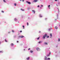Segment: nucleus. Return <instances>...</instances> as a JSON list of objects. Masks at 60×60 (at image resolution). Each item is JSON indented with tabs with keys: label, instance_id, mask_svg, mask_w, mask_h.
<instances>
[{
	"label": "nucleus",
	"instance_id": "nucleus-1",
	"mask_svg": "<svg viewBox=\"0 0 60 60\" xmlns=\"http://www.w3.org/2000/svg\"><path fill=\"white\" fill-rule=\"evenodd\" d=\"M26 2L27 3H28V4H31V3L30 2H28V1H26Z\"/></svg>",
	"mask_w": 60,
	"mask_h": 60
},
{
	"label": "nucleus",
	"instance_id": "nucleus-2",
	"mask_svg": "<svg viewBox=\"0 0 60 60\" xmlns=\"http://www.w3.org/2000/svg\"><path fill=\"white\" fill-rule=\"evenodd\" d=\"M40 49V48H37L36 49L38 51V50H39V49Z\"/></svg>",
	"mask_w": 60,
	"mask_h": 60
},
{
	"label": "nucleus",
	"instance_id": "nucleus-3",
	"mask_svg": "<svg viewBox=\"0 0 60 60\" xmlns=\"http://www.w3.org/2000/svg\"><path fill=\"white\" fill-rule=\"evenodd\" d=\"M47 60V57L46 56H45V60Z\"/></svg>",
	"mask_w": 60,
	"mask_h": 60
},
{
	"label": "nucleus",
	"instance_id": "nucleus-4",
	"mask_svg": "<svg viewBox=\"0 0 60 60\" xmlns=\"http://www.w3.org/2000/svg\"><path fill=\"white\" fill-rule=\"evenodd\" d=\"M32 11H33V12H34V13H35V11L34 10H32Z\"/></svg>",
	"mask_w": 60,
	"mask_h": 60
},
{
	"label": "nucleus",
	"instance_id": "nucleus-5",
	"mask_svg": "<svg viewBox=\"0 0 60 60\" xmlns=\"http://www.w3.org/2000/svg\"><path fill=\"white\" fill-rule=\"evenodd\" d=\"M11 46H13L14 45V44H13V43H12L11 44Z\"/></svg>",
	"mask_w": 60,
	"mask_h": 60
},
{
	"label": "nucleus",
	"instance_id": "nucleus-6",
	"mask_svg": "<svg viewBox=\"0 0 60 60\" xmlns=\"http://www.w3.org/2000/svg\"><path fill=\"white\" fill-rule=\"evenodd\" d=\"M37 1V0H34V2H36Z\"/></svg>",
	"mask_w": 60,
	"mask_h": 60
},
{
	"label": "nucleus",
	"instance_id": "nucleus-7",
	"mask_svg": "<svg viewBox=\"0 0 60 60\" xmlns=\"http://www.w3.org/2000/svg\"><path fill=\"white\" fill-rule=\"evenodd\" d=\"M46 45H47L48 44V43L46 42L44 43Z\"/></svg>",
	"mask_w": 60,
	"mask_h": 60
},
{
	"label": "nucleus",
	"instance_id": "nucleus-8",
	"mask_svg": "<svg viewBox=\"0 0 60 60\" xmlns=\"http://www.w3.org/2000/svg\"><path fill=\"white\" fill-rule=\"evenodd\" d=\"M55 28H56V29H57V26H56L55 27Z\"/></svg>",
	"mask_w": 60,
	"mask_h": 60
},
{
	"label": "nucleus",
	"instance_id": "nucleus-9",
	"mask_svg": "<svg viewBox=\"0 0 60 60\" xmlns=\"http://www.w3.org/2000/svg\"><path fill=\"white\" fill-rule=\"evenodd\" d=\"M45 37H46L47 36V34H45V36H44Z\"/></svg>",
	"mask_w": 60,
	"mask_h": 60
},
{
	"label": "nucleus",
	"instance_id": "nucleus-10",
	"mask_svg": "<svg viewBox=\"0 0 60 60\" xmlns=\"http://www.w3.org/2000/svg\"><path fill=\"white\" fill-rule=\"evenodd\" d=\"M43 39H45V37L44 36H43Z\"/></svg>",
	"mask_w": 60,
	"mask_h": 60
},
{
	"label": "nucleus",
	"instance_id": "nucleus-11",
	"mask_svg": "<svg viewBox=\"0 0 60 60\" xmlns=\"http://www.w3.org/2000/svg\"><path fill=\"white\" fill-rule=\"evenodd\" d=\"M30 52L31 53H33V51L32 50H31V51H30Z\"/></svg>",
	"mask_w": 60,
	"mask_h": 60
},
{
	"label": "nucleus",
	"instance_id": "nucleus-12",
	"mask_svg": "<svg viewBox=\"0 0 60 60\" xmlns=\"http://www.w3.org/2000/svg\"><path fill=\"white\" fill-rule=\"evenodd\" d=\"M29 58H30L29 57L27 58L26 59H27V60H29Z\"/></svg>",
	"mask_w": 60,
	"mask_h": 60
},
{
	"label": "nucleus",
	"instance_id": "nucleus-13",
	"mask_svg": "<svg viewBox=\"0 0 60 60\" xmlns=\"http://www.w3.org/2000/svg\"><path fill=\"white\" fill-rule=\"evenodd\" d=\"M50 35L51 37H52V34H50Z\"/></svg>",
	"mask_w": 60,
	"mask_h": 60
},
{
	"label": "nucleus",
	"instance_id": "nucleus-14",
	"mask_svg": "<svg viewBox=\"0 0 60 60\" xmlns=\"http://www.w3.org/2000/svg\"><path fill=\"white\" fill-rule=\"evenodd\" d=\"M24 37V36H21V38H23V37Z\"/></svg>",
	"mask_w": 60,
	"mask_h": 60
},
{
	"label": "nucleus",
	"instance_id": "nucleus-15",
	"mask_svg": "<svg viewBox=\"0 0 60 60\" xmlns=\"http://www.w3.org/2000/svg\"><path fill=\"white\" fill-rule=\"evenodd\" d=\"M39 16L40 17H42V16H41V14L39 15Z\"/></svg>",
	"mask_w": 60,
	"mask_h": 60
},
{
	"label": "nucleus",
	"instance_id": "nucleus-16",
	"mask_svg": "<svg viewBox=\"0 0 60 60\" xmlns=\"http://www.w3.org/2000/svg\"><path fill=\"white\" fill-rule=\"evenodd\" d=\"M15 21H16V20H17V19L15 18Z\"/></svg>",
	"mask_w": 60,
	"mask_h": 60
},
{
	"label": "nucleus",
	"instance_id": "nucleus-17",
	"mask_svg": "<svg viewBox=\"0 0 60 60\" xmlns=\"http://www.w3.org/2000/svg\"><path fill=\"white\" fill-rule=\"evenodd\" d=\"M3 51H0V53H3Z\"/></svg>",
	"mask_w": 60,
	"mask_h": 60
},
{
	"label": "nucleus",
	"instance_id": "nucleus-18",
	"mask_svg": "<svg viewBox=\"0 0 60 60\" xmlns=\"http://www.w3.org/2000/svg\"><path fill=\"white\" fill-rule=\"evenodd\" d=\"M58 41H60V39L59 38L58 39Z\"/></svg>",
	"mask_w": 60,
	"mask_h": 60
},
{
	"label": "nucleus",
	"instance_id": "nucleus-19",
	"mask_svg": "<svg viewBox=\"0 0 60 60\" xmlns=\"http://www.w3.org/2000/svg\"><path fill=\"white\" fill-rule=\"evenodd\" d=\"M16 5H17V4H16L15 3L14 4V5H15V6H16Z\"/></svg>",
	"mask_w": 60,
	"mask_h": 60
},
{
	"label": "nucleus",
	"instance_id": "nucleus-20",
	"mask_svg": "<svg viewBox=\"0 0 60 60\" xmlns=\"http://www.w3.org/2000/svg\"><path fill=\"white\" fill-rule=\"evenodd\" d=\"M21 10H22V11H24V10H23L22 9H21Z\"/></svg>",
	"mask_w": 60,
	"mask_h": 60
},
{
	"label": "nucleus",
	"instance_id": "nucleus-21",
	"mask_svg": "<svg viewBox=\"0 0 60 60\" xmlns=\"http://www.w3.org/2000/svg\"><path fill=\"white\" fill-rule=\"evenodd\" d=\"M22 27H23V29H24L25 26H22Z\"/></svg>",
	"mask_w": 60,
	"mask_h": 60
},
{
	"label": "nucleus",
	"instance_id": "nucleus-22",
	"mask_svg": "<svg viewBox=\"0 0 60 60\" xmlns=\"http://www.w3.org/2000/svg\"><path fill=\"white\" fill-rule=\"evenodd\" d=\"M5 41L6 42H7V40L6 39H5Z\"/></svg>",
	"mask_w": 60,
	"mask_h": 60
},
{
	"label": "nucleus",
	"instance_id": "nucleus-23",
	"mask_svg": "<svg viewBox=\"0 0 60 60\" xmlns=\"http://www.w3.org/2000/svg\"><path fill=\"white\" fill-rule=\"evenodd\" d=\"M27 26H28V23L27 22Z\"/></svg>",
	"mask_w": 60,
	"mask_h": 60
},
{
	"label": "nucleus",
	"instance_id": "nucleus-24",
	"mask_svg": "<svg viewBox=\"0 0 60 60\" xmlns=\"http://www.w3.org/2000/svg\"><path fill=\"white\" fill-rule=\"evenodd\" d=\"M3 1L4 2H6V1H5V0H4Z\"/></svg>",
	"mask_w": 60,
	"mask_h": 60
},
{
	"label": "nucleus",
	"instance_id": "nucleus-25",
	"mask_svg": "<svg viewBox=\"0 0 60 60\" xmlns=\"http://www.w3.org/2000/svg\"><path fill=\"white\" fill-rule=\"evenodd\" d=\"M1 12H3V13L4 12L3 11H2Z\"/></svg>",
	"mask_w": 60,
	"mask_h": 60
},
{
	"label": "nucleus",
	"instance_id": "nucleus-26",
	"mask_svg": "<svg viewBox=\"0 0 60 60\" xmlns=\"http://www.w3.org/2000/svg\"><path fill=\"white\" fill-rule=\"evenodd\" d=\"M37 40H39V38H37Z\"/></svg>",
	"mask_w": 60,
	"mask_h": 60
},
{
	"label": "nucleus",
	"instance_id": "nucleus-27",
	"mask_svg": "<svg viewBox=\"0 0 60 60\" xmlns=\"http://www.w3.org/2000/svg\"><path fill=\"white\" fill-rule=\"evenodd\" d=\"M47 60H49V59H50V58H48L47 59Z\"/></svg>",
	"mask_w": 60,
	"mask_h": 60
},
{
	"label": "nucleus",
	"instance_id": "nucleus-28",
	"mask_svg": "<svg viewBox=\"0 0 60 60\" xmlns=\"http://www.w3.org/2000/svg\"><path fill=\"white\" fill-rule=\"evenodd\" d=\"M41 42L39 41L38 42V43H41Z\"/></svg>",
	"mask_w": 60,
	"mask_h": 60
},
{
	"label": "nucleus",
	"instance_id": "nucleus-29",
	"mask_svg": "<svg viewBox=\"0 0 60 60\" xmlns=\"http://www.w3.org/2000/svg\"><path fill=\"white\" fill-rule=\"evenodd\" d=\"M12 32H14V31L13 30H12Z\"/></svg>",
	"mask_w": 60,
	"mask_h": 60
},
{
	"label": "nucleus",
	"instance_id": "nucleus-30",
	"mask_svg": "<svg viewBox=\"0 0 60 60\" xmlns=\"http://www.w3.org/2000/svg\"><path fill=\"white\" fill-rule=\"evenodd\" d=\"M49 56V55H47V56Z\"/></svg>",
	"mask_w": 60,
	"mask_h": 60
},
{
	"label": "nucleus",
	"instance_id": "nucleus-31",
	"mask_svg": "<svg viewBox=\"0 0 60 60\" xmlns=\"http://www.w3.org/2000/svg\"><path fill=\"white\" fill-rule=\"evenodd\" d=\"M30 48H29L28 49V50H30Z\"/></svg>",
	"mask_w": 60,
	"mask_h": 60
},
{
	"label": "nucleus",
	"instance_id": "nucleus-32",
	"mask_svg": "<svg viewBox=\"0 0 60 60\" xmlns=\"http://www.w3.org/2000/svg\"><path fill=\"white\" fill-rule=\"evenodd\" d=\"M49 36H48L47 37V38H49Z\"/></svg>",
	"mask_w": 60,
	"mask_h": 60
},
{
	"label": "nucleus",
	"instance_id": "nucleus-33",
	"mask_svg": "<svg viewBox=\"0 0 60 60\" xmlns=\"http://www.w3.org/2000/svg\"><path fill=\"white\" fill-rule=\"evenodd\" d=\"M48 6V7H50V5H49Z\"/></svg>",
	"mask_w": 60,
	"mask_h": 60
},
{
	"label": "nucleus",
	"instance_id": "nucleus-34",
	"mask_svg": "<svg viewBox=\"0 0 60 60\" xmlns=\"http://www.w3.org/2000/svg\"><path fill=\"white\" fill-rule=\"evenodd\" d=\"M41 7H42L43 6V5H41Z\"/></svg>",
	"mask_w": 60,
	"mask_h": 60
},
{
	"label": "nucleus",
	"instance_id": "nucleus-35",
	"mask_svg": "<svg viewBox=\"0 0 60 60\" xmlns=\"http://www.w3.org/2000/svg\"><path fill=\"white\" fill-rule=\"evenodd\" d=\"M39 7V5H38V7Z\"/></svg>",
	"mask_w": 60,
	"mask_h": 60
},
{
	"label": "nucleus",
	"instance_id": "nucleus-36",
	"mask_svg": "<svg viewBox=\"0 0 60 60\" xmlns=\"http://www.w3.org/2000/svg\"><path fill=\"white\" fill-rule=\"evenodd\" d=\"M20 32H21V33L22 32V31H20Z\"/></svg>",
	"mask_w": 60,
	"mask_h": 60
},
{
	"label": "nucleus",
	"instance_id": "nucleus-37",
	"mask_svg": "<svg viewBox=\"0 0 60 60\" xmlns=\"http://www.w3.org/2000/svg\"><path fill=\"white\" fill-rule=\"evenodd\" d=\"M55 1H57V0H55Z\"/></svg>",
	"mask_w": 60,
	"mask_h": 60
},
{
	"label": "nucleus",
	"instance_id": "nucleus-38",
	"mask_svg": "<svg viewBox=\"0 0 60 60\" xmlns=\"http://www.w3.org/2000/svg\"><path fill=\"white\" fill-rule=\"evenodd\" d=\"M24 0H22V2H24Z\"/></svg>",
	"mask_w": 60,
	"mask_h": 60
},
{
	"label": "nucleus",
	"instance_id": "nucleus-39",
	"mask_svg": "<svg viewBox=\"0 0 60 60\" xmlns=\"http://www.w3.org/2000/svg\"><path fill=\"white\" fill-rule=\"evenodd\" d=\"M17 43H18V42H19V41H17Z\"/></svg>",
	"mask_w": 60,
	"mask_h": 60
},
{
	"label": "nucleus",
	"instance_id": "nucleus-40",
	"mask_svg": "<svg viewBox=\"0 0 60 60\" xmlns=\"http://www.w3.org/2000/svg\"><path fill=\"white\" fill-rule=\"evenodd\" d=\"M22 0H20V1H21Z\"/></svg>",
	"mask_w": 60,
	"mask_h": 60
},
{
	"label": "nucleus",
	"instance_id": "nucleus-41",
	"mask_svg": "<svg viewBox=\"0 0 60 60\" xmlns=\"http://www.w3.org/2000/svg\"><path fill=\"white\" fill-rule=\"evenodd\" d=\"M50 30V29H49V30Z\"/></svg>",
	"mask_w": 60,
	"mask_h": 60
},
{
	"label": "nucleus",
	"instance_id": "nucleus-42",
	"mask_svg": "<svg viewBox=\"0 0 60 60\" xmlns=\"http://www.w3.org/2000/svg\"><path fill=\"white\" fill-rule=\"evenodd\" d=\"M45 19H47V18H46Z\"/></svg>",
	"mask_w": 60,
	"mask_h": 60
},
{
	"label": "nucleus",
	"instance_id": "nucleus-43",
	"mask_svg": "<svg viewBox=\"0 0 60 60\" xmlns=\"http://www.w3.org/2000/svg\"><path fill=\"white\" fill-rule=\"evenodd\" d=\"M39 33H41V31H39Z\"/></svg>",
	"mask_w": 60,
	"mask_h": 60
},
{
	"label": "nucleus",
	"instance_id": "nucleus-44",
	"mask_svg": "<svg viewBox=\"0 0 60 60\" xmlns=\"http://www.w3.org/2000/svg\"><path fill=\"white\" fill-rule=\"evenodd\" d=\"M49 9H50V8L49 7Z\"/></svg>",
	"mask_w": 60,
	"mask_h": 60
},
{
	"label": "nucleus",
	"instance_id": "nucleus-45",
	"mask_svg": "<svg viewBox=\"0 0 60 60\" xmlns=\"http://www.w3.org/2000/svg\"><path fill=\"white\" fill-rule=\"evenodd\" d=\"M49 54H50V52Z\"/></svg>",
	"mask_w": 60,
	"mask_h": 60
},
{
	"label": "nucleus",
	"instance_id": "nucleus-46",
	"mask_svg": "<svg viewBox=\"0 0 60 60\" xmlns=\"http://www.w3.org/2000/svg\"><path fill=\"white\" fill-rule=\"evenodd\" d=\"M58 15H57V16H58Z\"/></svg>",
	"mask_w": 60,
	"mask_h": 60
},
{
	"label": "nucleus",
	"instance_id": "nucleus-47",
	"mask_svg": "<svg viewBox=\"0 0 60 60\" xmlns=\"http://www.w3.org/2000/svg\"><path fill=\"white\" fill-rule=\"evenodd\" d=\"M25 50V49H24V50Z\"/></svg>",
	"mask_w": 60,
	"mask_h": 60
},
{
	"label": "nucleus",
	"instance_id": "nucleus-48",
	"mask_svg": "<svg viewBox=\"0 0 60 60\" xmlns=\"http://www.w3.org/2000/svg\"><path fill=\"white\" fill-rule=\"evenodd\" d=\"M8 33H10V32H8Z\"/></svg>",
	"mask_w": 60,
	"mask_h": 60
},
{
	"label": "nucleus",
	"instance_id": "nucleus-49",
	"mask_svg": "<svg viewBox=\"0 0 60 60\" xmlns=\"http://www.w3.org/2000/svg\"><path fill=\"white\" fill-rule=\"evenodd\" d=\"M50 38H51V37Z\"/></svg>",
	"mask_w": 60,
	"mask_h": 60
},
{
	"label": "nucleus",
	"instance_id": "nucleus-50",
	"mask_svg": "<svg viewBox=\"0 0 60 60\" xmlns=\"http://www.w3.org/2000/svg\"><path fill=\"white\" fill-rule=\"evenodd\" d=\"M58 11H59V9H58Z\"/></svg>",
	"mask_w": 60,
	"mask_h": 60
},
{
	"label": "nucleus",
	"instance_id": "nucleus-51",
	"mask_svg": "<svg viewBox=\"0 0 60 60\" xmlns=\"http://www.w3.org/2000/svg\"><path fill=\"white\" fill-rule=\"evenodd\" d=\"M1 43L0 42V44Z\"/></svg>",
	"mask_w": 60,
	"mask_h": 60
}]
</instances>
